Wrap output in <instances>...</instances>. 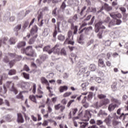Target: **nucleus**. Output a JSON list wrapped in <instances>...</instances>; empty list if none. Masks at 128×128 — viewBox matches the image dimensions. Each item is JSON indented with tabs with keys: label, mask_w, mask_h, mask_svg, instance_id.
<instances>
[{
	"label": "nucleus",
	"mask_w": 128,
	"mask_h": 128,
	"mask_svg": "<svg viewBox=\"0 0 128 128\" xmlns=\"http://www.w3.org/2000/svg\"><path fill=\"white\" fill-rule=\"evenodd\" d=\"M25 52L26 56H32V46L27 47Z\"/></svg>",
	"instance_id": "nucleus-5"
},
{
	"label": "nucleus",
	"mask_w": 128,
	"mask_h": 128,
	"mask_svg": "<svg viewBox=\"0 0 128 128\" xmlns=\"http://www.w3.org/2000/svg\"><path fill=\"white\" fill-rule=\"evenodd\" d=\"M14 64H16V60H12L9 62V66H10V68H12L14 66Z\"/></svg>",
	"instance_id": "nucleus-27"
},
{
	"label": "nucleus",
	"mask_w": 128,
	"mask_h": 128,
	"mask_svg": "<svg viewBox=\"0 0 128 128\" xmlns=\"http://www.w3.org/2000/svg\"><path fill=\"white\" fill-rule=\"evenodd\" d=\"M42 12H40V13L38 14V22H40V20H42Z\"/></svg>",
	"instance_id": "nucleus-39"
},
{
	"label": "nucleus",
	"mask_w": 128,
	"mask_h": 128,
	"mask_svg": "<svg viewBox=\"0 0 128 128\" xmlns=\"http://www.w3.org/2000/svg\"><path fill=\"white\" fill-rule=\"evenodd\" d=\"M8 37H4L2 40H0V48L2 46V43L3 42V43L6 44V42H8Z\"/></svg>",
	"instance_id": "nucleus-22"
},
{
	"label": "nucleus",
	"mask_w": 128,
	"mask_h": 128,
	"mask_svg": "<svg viewBox=\"0 0 128 128\" xmlns=\"http://www.w3.org/2000/svg\"><path fill=\"white\" fill-rule=\"evenodd\" d=\"M18 118H17V121L18 122H20L21 124H22L24 122V118L22 117V115L20 113H18L17 114Z\"/></svg>",
	"instance_id": "nucleus-9"
},
{
	"label": "nucleus",
	"mask_w": 128,
	"mask_h": 128,
	"mask_svg": "<svg viewBox=\"0 0 128 128\" xmlns=\"http://www.w3.org/2000/svg\"><path fill=\"white\" fill-rule=\"evenodd\" d=\"M45 84L48 85V86H47V90H48L50 92H52V88L50 87V83L48 82V81H47V82Z\"/></svg>",
	"instance_id": "nucleus-38"
},
{
	"label": "nucleus",
	"mask_w": 128,
	"mask_h": 128,
	"mask_svg": "<svg viewBox=\"0 0 128 128\" xmlns=\"http://www.w3.org/2000/svg\"><path fill=\"white\" fill-rule=\"evenodd\" d=\"M66 8V3L64 2H62L61 6H60V8L64 10V8Z\"/></svg>",
	"instance_id": "nucleus-45"
},
{
	"label": "nucleus",
	"mask_w": 128,
	"mask_h": 128,
	"mask_svg": "<svg viewBox=\"0 0 128 128\" xmlns=\"http://www.w3.org/2000/svg\"><path fill=\"white\" fill-rule=\"evenodd\" d=\"M8 56H10V58H15L16 56V54L9 52V53H8Z\"/></svg>",
	"instance_id": "nucleus-31"
},
{
	"label": "nucleus",
	"mask_w": 128,
	"mask_h": 128,
	"mask_svg": "<svg viewBox=\"0 0 128 128\" xmlns=\"http://www.w3.org/2000/svg\"><path fill=\"white\" fill-rule=\"evenodd\" d=\"M57 10H58V8H56L52 12V16H56Z\"/></svg>",
	"instance_id": "nucleus-48"
},
{
	"label": "nucleus",
	"mask_w": 128,
	"mask_h": 128,
	"mask_svg": "<svg viewBox=\"0 0 128 128\" xmlns=\"http://www.w3.org/2000/svg\"><path fill=\"white\" fill-rule=\"evenodd\" d=\"M61 106H60V104H58L57 105H56L54 106L55 110H58L60 108Z\"/></svg>",
	"instance_id": "nucleus-56"
},
{
	"label": "nucleus",
	"mask_w": 128,
	"mask_h": 128,
	"mask_svg": "<svg viewBox=\"0 0 128 128\" xmlns=\"http://www.w3.org/2000/svg\"><path fill=\"white\" fill-rule=\"evenodd\" d=\"M112 117L110 116V115H109L108 118H106L105 120V122L106 123V124L108 126H110V124H112Z\"/></svg>",
	"instance_id": "nucleus-8"
},
{
	"label": "nucleus",
	"mask_w": 128,
	"mask_h": 128,
	"mask_svg": "<svg viewBox=\"0 0 128 128\" xmlns=\"http://www.w3.org/2000/svg\"><path fill=\"white\" fill-rule=\"evenodd\" d=\"M60 54L63 56H66V51L64 48H62L60 51Z\"/></svg>",
	"instance_id": "nucleus-44"
},
{
	"label": "nucleus",
	"mask_w": 128,
	"mask_h": 128,
	"mask_svg": "<svg viewBox=\"0 0 128 128\" xmlns=\"http://www.w3.org/2000/svg\"><path fill=\"white\" fill-rule=\"evenodd\" d=\"M112 124L114 126H120L122 124V122H118L116 120H114L112 122Z\"/></svg>",
	"instance_id": "nucleus-23"
},
{
	"label": "nucleus",
	"mask_w": 128,
	"mask_h": 128,
	"mask_svg": "<svg viewBox=\"0 0 128 128\" xmlns=\"http://www.w3.org/2000/svg\"><path fill=\"white\" fill-rule=\"evenodd\" d=\"M119 10H121V12L123 14H124V12H126V8H124V7H120L119 8Z\"/></svg>",
	"instance_id": "nucleus-53"
},
{
	"label": "nucleus",
	"mask_w": 128,
	"mask_h": 128,
	"mask_svg": "<svg viewBox=\"0 0 128 128\" xmlns=\"http://www.w3.org/2000/svg\"><path fill=\"white\" fill-rule=\"evenodd\" d=\"M111 88L114 91L116 90V84H112L111 86Z\"/></svg>",
	"instance_id": "nucleus-57"
},
{
	"label": "nucleus",
	"mask_w": 128,
	"mask_h": 128,
	"mask_svg": "<svg viewBox=\"0 0 128 128\" xmlns=\"http://www.w3.org/2000/svg\"><path fill=\"white\" fill-rule=\"evenodd\" d=\"M16 74V70L14 69H11L9 70V72H8V76H14V74Z\"/></svg>",
	"instance_id": "nucleus-19"
},
{
	"label": "nucleus",
	"mask_w": 128,
	"mask_h": 128,
	"mask_svg": "<svg viewBox=\"0 0 128 128\" xmlns=\"http://www.w3.org/2000/svg\"><path fill=\"white\" fill-rule=\"evenodd\" d=\"M10 92H14L15 94H18V89H16V87H14V84L13 86H12L10 88Z\"/></svg>",
	"instance_id": "nucleus-17"
},
{
	"label": "nucleus",
	"mask_w": 128,
	"mask_h": 128,
	"mask_svg": "<svg viewBox=\"0 0 128 128\" xmlns=\"http://www.w3.org/2000/svg\"><path fill=\"white\" fill-rule=\"evenodd\" d=\"M88 124V123L86 122L82 123L80 126V128H86V126Z\"/></svg>",
	"instance_id": "nucleus-41"
},
{
	"label": "nucleus",
	"mask_w": 128,
	"mask_h": 128,
	"mask_svg": "<svg viewBox=\"0 0 128 128\" xmlns=\"http://www.w3.org/2000/svg\"><path fill=\"white\" fill-rule=\"evenodd\" d=\"M23 70H25L26 72H30V67H28V65L24 64L23 68Z\"/></svg>",
	"instance_id": "nucleus-34"
},
{
	"label": "nucleus",
	"mask_w": 128,
	"mask_h": 128,
	"mask_svg": "<svg viewBox=\"0 0 128 128\" xmlns=\"http://www.w3.org/2000/svg\"><path fill=\"white\" fill-rule=\"evenodd\" d=\"M88 84H90L88 82H86L82 84L81 85V86L82 88V90H86V88H88Z\"/></svg>",
	"instance_id": "nucleus-16"
},
{
	"label": "nucleus",
	"mask_w": 128,
	"mask_h": 128,
	"mask_svg": "<svg viewBox=\"0 0 128 128\" xmlns=\"http://www.w3.org/2000/svg\"><path fill=\"white\" fill-rule=\"evenodd\" d=\"M8 92V89L6 88V85L3 86V89L2 86H0V94L2 96L4 94H6Z\"/></svg>",
	"instance_id": "nucleus-7"
},
{
	"label": "nucleus",
	"mask_w": 128,
	"mask_h": 128,
	"mask_svg": "<svg viewBox=\"0 0 128 128\" xmlns=\"http://www.w3.org/2000/svg\"><path fill=\"white\" fill-rule=\"evenodd\" d=\"M44 52H47L49 54L52 53V49L50 50V46H46L44 47L43 49Z\"/></svg>",
	"instance_id": "nucleus-11"
},
{
	"label": "nucleus",
	"mask_w": 128,
	"mask_h": 128,
	"mask_svg": "<svg viewBox=\"0 0 128 128\" xmlns=\"http://www.w3.org/2000/svg\"><path fill=\"white\" fill-rule=\"evenodd\" d=\"M72 94V92H67L64 94V98H68V96H70Z\"/></svg>",
	"instance_id": "nucleus-50"
},
{
	"label": "nucleus",
	"mask_w": 128,
	"mask_h": 128,
	"mask_svg": "<svg viewBox=\"0 0 128 128\" xmlns=\"http://www.w3.org/2000/svg\"><path fill=\"white\" fill-rule=\"evenodd\" d=\"M110 104V100L108 98H105L103 100V104H104V106Z\"/></svg>",
	"instance_id": "nucleus-40"
},
{
	"label": "nucleus",
	"mask_w": 128,
	"mask_h": 128,
	"mask_svg": "<svg viewBox=\"0 0 128 128\" xmlns=\"http://www.w3.org/2000/svg\"><path fill=\"white\" fill-rule=\"evenodd\" d=\"M41 83L42 84H46L48 82V80L44 77H42L40 78Z\"/></svg>",
	"instance_id": "nucleus-24"
},
{
	"label": "nucleus",
	"mask_w": 128,
	"mask_h": 128,
	"mask_svg": "<svg viewBox=\"0 0 128 128\" xmlns=\"http://www.w3.org/2000/svg\"><path fill=\"white\" fill-rule=\"evenodd\" d=\"M98 64H104V60H102V59H99L98 61Z\"/></svg>",
	"instance_id": "nucleus-62"
},
{
	"label": "nucleus",
	"mask_w": 128,
	"mask_h": 128,
	"mask_svg": "<svg viewBox=\"0 0 128 128\" xmlns=\"http://www.w3.org/2000/svg\"><path fill=\"white\" fill-rule=\"evenodd\" d=\"M22 60V57L16 54V56H15V58L14 59V60H15L16 62H20Z\"/></svg>",
	"instance_id": "nucleus-28"
},
{
	"label": "nucleus",
	"mask_w": 128,
	"mask_h": 128,
	"mask_svg": "<svg viewBox=\"0 0 128 128\" xmlns=\"http://www.w3.org/2000/svg\"><path fill=\"white\" fill-rule=\"evenodd\" d=\"M58 46H59V45L56 44L54 46V47L52 48V52H54V54H58H58H60V50L58 48Z\"/></svg>",
	"instance_id": "nucleus-6"
},
{
	"label": "nucleus",
	"mask_w": 128,
	"mask_h": 128,
	"mask_svg": "<svg viewBox=\"0 0 128 128\" xmlns=\"http://www.w3.org/2000/svg\"><path fill=\"white\" fill-rule=\"evenodd\" d=\"M14 84L12 83V82L8 81L5 84V86L6 88H10Z\"/></svg>",
	"instance_id": "nucleus-12"
},
{
	"label": "nucleus",
	"mask_w": 128,
	"mask_h": 128,
	"mask_svg": "<svg viewBox=\"0 0 128 128\" xmlns=\"http://www.w3.org/2000/svg\"><path fill=\"white\" fill-rule=\"evenodd\" d=\"M22 74H23L24 78L26 80L30 79V74H26V72H23Z\"/></svg>",
	"instance_id": "nucleus-35"
},
{
	"label": "nucleus",
	"mask_w": 128,
	"mask_h": 128,
	"mask_svg": "<svg viewBox=\"0 0 128 128\" xmlns=\"http://www.w3.org/2000/svg\"><path fill=\"white\" fill-rule=\"evenodd\" d=\"M33 32H38V26H35L33 28Z\"/></svg>",
	"instance_id": "nucleus-61"
},
{
	"label": "nucleus",
	"mask_w": 128,
	"mask_h": 128,
	"mask_svg": "<svg viewBox=\"0 0 128 128\" xmlns=\"http://www.w3.org/2000/svg\"><path fill=\"white\" fill-rule=\"evenodd\" d=\"M105 46H110V40H108L105 42Z\"/></svg>",
	"instance_id": "nucleus-60"
},
{
	"label": "nucleus",
	"mask_w": 128,
	"mask_h": 128,
	"mask_svg": "<svg viewBox=\"0 0 128 128\" xmlns=\"http://www.w3.org/2000/svg\"><path fill=\"white\" fill-rule=\"evenodd\" d=\"M94 96V93L92 92H89V94L88 96V100H90L92 98V96Z\"/></svg>",
	"instance_id": "nucleus-30"
},
{
	"label": "nucleus",
	"mask_w": 128,
	"mask_h": 128,
	"mask_svg": "<svg viewBox=\"0 0 128 128\" xmlns=\"http://www.w3.org/2000/svg\"><path fill=\"white\" fill-rule=\"evenodd\" d=\"M103 24L104 22L102 21H100L95 24V26H96L97 28H100V26H102V24Z\"/></svg>",
	"instance_id": "nucleus-32"
},
{
	"label": "nucleus",
	"mask_w": 128,
	"mask_h": 128,
	"mask_svg": "<svg viewBox=\"0 0 128 128\" xmlns=\"http://www.w3.org/2000/svg\"><path fill=\"white\" fill-rule=\"evenodd\" d=\"M116 21L115 20H112L110 21L109 24V26H116Z\"/></svg>",
	"instance_id": "nucleus-29"
},
{
	"label": "nucleus",
	"mask_w": 128,
	"mask_h": 128,
	"mask_svg": "<svg viewBox=\"0 0 128 128\" xmlns=\"http://www.w3.org/2000/svg\"><path fill=\"white\" fill-rule=\"evenodd\" d=\"M22 92H24L22 91L20 92V93L16 96V98L18 100H24V96H22Z\"/></svg>",
	"instance_id": "nucleus-20"
},
{
	"label": "nucleus",
	"mask_w": 128,
	"mask_h": 128,
	"mask_svg": "<svg viewBox=\"0 0 128 128\" xmlns=\"http://www.w3.org/2000/svg\"><path fill=\"white\" fill-rule=\"evenodd\" d=\"M89 68L91 72H94V70H96V65H94V64H90Z\"/></svg>",
	"instance_id": "nucleus-21"
},
{
	"label": "nucleus",
	"mask_w": 128,
	"mask_h": 128,
	"mask_svg": "<svg viewBox=\"0 0 128 128\" xmlns=\"http://www.w3.org/2000/svg\"><path fill=\"white\" fill-rule=\"evenodd\" d=\"M90 122V124H96V120L94 119H91Z\"/></svg>",
	"instance_id": "nucleus-59"
},
{
	"label": "nucleus",
	"mask_w": 128,
	"mask_h": 128,
	"mask_svg": "<svg viewBox=\"0 0 128 128\" xmlns=\"http://www.w3.org/2000/svg\"><path fill=\"white\" fill-rule=\"evenodd\" d=\"M104 32V30H100L99 32V33L98 34V36L99 38H102V32Z\"/></svg>",
	"instance_id": "nucleus-36"
},
{
	"label": "nucleus",
	"mask_w": 128,
	"mask_h": 128,
	"mask_svg": "<svg viewBox=\"0 0 128 128\" xmlns=\"http://www.w3.org/2000/svg\"><path fill=\"white\" fill-rule=\"evenodd\" d=\"M30 12V10H26L24 15V12H21L19 14V18H24V16H26V14H28Z\"/></svg>",
	"instance_id": "nucleus-15"
},
{
	"label": "nucleus",
	"mask_w": 128,
	"mask_h": 128,
	"mask_svg": "<svg viewBox=\"0 0 128 128\" xmlns=\"http://www.w3.org/2000/svg\"><path fill=\"white\" fill-rule=\"evenodd\" d=\"M42 98V96H32V100H33V102H35L36 104V98Z\"/></svg>",
	"instance_id": "nucleus-26"
},
{
	"label": "nucleus",
	"mask_w": 128,
	"mask_h": 128,
	"mask_svg": "<svg viewBox=\"0 0 128 128\" xmlns=\"http://www.w3.org/2000/svg\"><path fill=\"white\" fill-rule=\"evenodd\" d=\"M77 64L79 68H82V66H84V62H82V60L79 61Z\"/></svg>",
	"instance_id": "nucleus-47"
},
{
	"label": "nucleus",
	"mask_w": 128,
	"mask_h": 128,
	"mask_svg": "<svg viewBox=\"0 0 128 128\" xmlns=\"http://www.w3.org/2000/svg\"><path fill=\"white\" fill-rule=\"evenodd\" d=\"M68 90V86H61L60 87V92H66V90Z\"/></svg>",
	"instance_id": "nucleus-13"
},
{
	"label": "nucleus",
	"mask_w": 128,
	"mask_h": 128,
	"mask_svg": "<svg viewBox=\"0 0 128 128\" xmlns=\"http://www.w3.org/2000/svg\"><path fill=\"white\" fill-rule=\"evenodd\" d=\"M58 38L59 40H61V42H63V40H64V39L66 38L64 35L59 34L58 36Z\"/></svg>",
	"instance_id": "nucleus-25"
},
{
	"label": "nucleus",
	"mask_w": 128,
	"mask_h": 128,
	"mask_svg": "<svg viewBox=\"0 0 128 128\" xmlns=\"http://www.w3.org/2000/svg\"><path fill=\"white\" fill-rule=\"evenodd\" d=\"M28 22H26L22 26L23 28L26 29V28H28Z\"/></svg>",
	"instance_id": "nucleus-58"
},
{
	"label": "nucleus",
	"mask_w": 128,
	"mask_h": 128,
	"mask_svg": "<svg viewBox=\"0 0 128 128\" xmlns=\"http://www.w3.org/2000/svg\"><path fill=\"white\" fill-rule=\"evenodd\" d=\"M110 16H111V18H114V20L116 18V14L114 13L110 14Z\"/></svg>",
	"instance_id": "nucleus-55"
},
{
	"label": "nucleus",
	"mask_w": 128,
	"mask_h": 128,
	"mask_svg": "<svg viewBox=\"0 0 128 128\" xmlns=\"http://www.w3.org/2000/svg\"><path fill=\"white\" fill-rule=\"evenodd\" d=\"M21 28H22V25L19 24L14 28V32H18V30H20Z\"/></svg>",
	"instance_id": "nucleus-33"
},
{
	"label": "nucleus",
	"mask_w": 128,
	"mask_h": 128,
	"mask_svg": "<svg viewBox=\"0 0 128 128\" xmlns=\"http://www.w3.org/2000/svg\"><path fill=\"white\" fill-rule=\"evenodd\" d=\"M72 34H73L72 31H70V30L68 31V38H66V40L64 42V44H66L68 40H70L71 36H72V38H74V36H72Z\"/></svg>",
	"instance_id": "nucleus-10"
},
{
	"label": "nucleus",
	"mask_w": 128,
	"mask_h": 128,
	"mask_svg": "<svg viewBox=\"0 0 128 128\" xmlns=\"http://www.w3.org/2000/svg\"><path fill=\"white\" fill-rule=\"evenodd\" d=\"M12 116H10V115H8L6 116V120H8V122H12Z\"/></svg>",
	"instance_id": "nucleus-46"
},
{
	"label": "nucleus",
	"mask_w": 128,
	"mask_h": 128,
	"mask_svg": "<svg viewBox=\"0 0 128 128\" xmlns=\"http://www.w3.org/2000/svg\"><path fill=\"white\" fill-rule=\"evenodd\" d=\"M104 124V122L102 120H96V126H100L101 124Z\"/></svg>",
	"instance_id": "nucleus-37"
},
{
	"label": "nucleus",
	"mask_w": 128,
	"mask_h": 128,
	"mask_svg": "<svg viewBox=\"0 0 128 128\" xmlns=\"http://www.w3.org/2000/svg\"><path fill=\"white\" fill-rule=\"evenodd\" d=\"M26 42L22 41V42H20L19 43H18V44L17 45V48H20L26 46Z\"/></svg>",
	"instance_id": "nucleus-14"
},
{
	"label": "nucleus",
	"mask_w": 128,
	"mask_h": 128,
	"mask_svg": "<svg viewBox=\"0 0 128 128\" xmlns=\"http://www.w3.org/2000/svg\"><path fill=\"white\" fill-rule=\"evenodd\" d=\"M67 42L65 44H72V46H73V44H74V41H72V40H68V42L66 41Z\"/></svg>",
	"instance_id": "nucleus-52"
},
{
	"label": "nucleus",
	"mask_w": 128,
	"mask_h": 128,
	"mask_svg": "<svg viewBox=\"0 0 128 128\" xmlns=\"http://www.w3.org/2000/svg\"><path fill=\"white\" fill-rule=\"evenodd\" d=\"M10 44H15L16 42V38H11L9 40Z\"/></svg>",
	"instance_id": "nucleus-18"
},
{
	"label": "nucleus",
	"mask_w": 128,
	"mask_h": 128,
	"mask_svg": "<svg viewBox=\"0 0 128 128\" xmlns=\"http://www.w3.org/2000/svg\"><path fill=\"white\" fill-rule=\"evenodd\" d=\"M6 74H4L2 76H1V78L0 79V86H2V80H4V76H6Z\"/></svg>",
	"instance_id": "nucleus-51"
},
{
	"label": "nucleus",
	"mask_w": 128,
	"mask_h": 128,
	"mask_svg": "<svg viewBox=\"0 0 128 128\" xmlns=\"http://www.w3.org/2000/svg\"><path fill=\"white\" fill-rule=\"evenodd\" d=\"M116 34H118V32H111L110 34V35L112 36L114 38H116Z\"/></svg>",
	"instance_id": "nucleus-54"
},
{
	"label": "nucleus",
	"mask_w": 128,
	"mask_h": 128,
	"mask_svg": "<svg viewBox=\"0 0 128 128\" xmlns=\"http://www.w3.org/2000/svg\"><path fill=\"white\" fill-rule=\"evenodd\" d=\"M120 24H122V20H116V24H117L118 26H120Z\"/></svg>",
	"instance_id": "nucleus-63"
},
{
	"label": "nucleus",
	"mask_w": 128,
	"mask_h": 128,
	"mask_svg": "<svg viewBox=\"0 0 128 128\" xmlns=\"http://www.w3.org/2000/svg\"><path fill=\"white\" fill-rule=\"evenodd\" d=\"M3 62H6V64H8L10 62V59L8 58V56H6L5 58L3 59Z\"/></svg>",
	"instance_id": "nucleus-42"
},
{
	"label": "nucleus",
	"mask_w": 128,
	"mask_h": 128,
	"mask_svg": "<svg viewBox=\"0 0 128 128\" xmlns=\"http://www.w3.org/2000/svg\"><path fill=\"white\" fill-rule=\"evenodd\" d=\"M90 112L93 114H98V112H96V110H90V111L88 110H86L83 118V120H84L85 122H88V120H90V118H92Z\"/></svg>",
	"instance_id": "nucleus-3"
},
{
	"label": "nucleus",
	"mask_w": 128,
	"mask_h": 128,
	"mask_svg": "<svg viewBox=\"0 0 128 128\" xmlns=\"http://www.w3.org/2000/svg\"><path fill=\"white\" fill-rule=\"evenodd\" d=\"M112 101L113 102H115L116 104H110L108 107V110H109V112H112V110H114V108H118V105L120 104V100L118 99L112 98Z\"/></svg>",
	"instance_id": "nucleus-1"
},
{
	"label": "nucleus",
	"mask_w": 128,
	"mask_h": 128,
	"mask_svg": "<svg viewBox=\"0 0 128 128\" xmlns=\"http://www.w3.org/2000/svg\"><path fill=\"white\" fill-rule=\"evenodd\" d=\"M105 10L107 12H110V10H112V6H108V4L105 3L104 4V5H103L100 8V10L98 12H102V10Z\"/></svg>",
	"instance_id": "nucleus-4"
},
{
	"label": "nucleus",
	"mask_w": 128,
	"mask_h": 128,
	"mask_svg": "<svg viewBox=\"0 0 128 128\" xmlns=\"http://www.w3.org/2000/svg\"><path fill=\"white\" fill-rule=\"evenodd\" d=\"M54 73L53 72H50L48 74V75L46 76L47 78H54Z\"/></svg>",
	"instance_id": "nucleus-43"
},
{
	"label": "nucleus",
	"mask_w": 128,
	"mask_h": 128,
	"mask_svg": "<svg viewBox=\"0 0 128 128\" xmlns=\"http://www.w3.org/2000/svg\"><path fill=\"white\" fill-rule=\"evenodd\" d=\"M87 68H82L80 69V72H82V74H84V73L86 72Z\"/></svg>",
	"instance_id": "nucleus-49"
},
{
	"label": "nucleus",
	"mask_w": 128,
	"mask_h": 128,
	"mask_svg": "<svg viewBox=\"0 0 128 128\" xmlns=\"http://www.w3.org/2000/svg\"><path fill=\"white\" fill-rule=\"evenodd\" d=\"M88 128H98V126L96 125H92L91 126H90Z\"/></svg>",
	"instance_id": "nucleus-64"
},
{
	"label": "nucleus",
	"mask_w": 128,
	"mask_h": 128,
	"mask_svg": "<svg viewBox=\"0 0 128 128\" xmlns=\"http://www.w3.org/2000/svg\"><path fill=\"white\" fill-rule=\"evenodd\" d=\"M20 88H21L22 90H24L26 92H30L32 90V88H30V84L28 82H22L18 84Z\"/></svg>",
	"instance_id": "nucleus-2"
}]
</instances>
